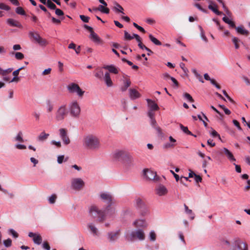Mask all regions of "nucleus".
<instances>
[{
  "mask_svg": "<svg viewBox=\"0 0 250 250\" xmlns=\"http://www.w3.org/2000/svg\"><path fill=\"white\" fill-rule=\"evenodd\" d=\"M83 145L86 148L91 150H98L101 147L99 139L93 135H88L84 137Z\"/></svg>",
  "mask_w": 250,
  "mask_h": 250,
  "instance_id": "1",
  "label": "nucleus"
},
{
  "mask_svg": "<svg viewBox=\"0 0 250 250\" xmlns=\"http://www.w3.org/2000/svg\"><path fill=\"white\" fill-rule=\"evenodd\" d=\"M89 213L90 215L94 218H97L99 221H103L105 217L108 215H110V212L106 211L105 209L104 211H102L95 206H92L89 209Z\"/></svg>",
  "mask_w": 250,
  "mask_h": 250,
  "instance_id": "2",
  "label": "nucleus"
},
{
  "mask_svg": "<svg viewBox=\"0 0 250 250\" xmlns=\"http://www.w3.org/2000/svg\"><path fill=\"white\" fill-rule=\"evenodd\" d=\"M100 196L102 200L108 204L107 207L105 208V211L110 212V214H114L115 209L111 207V206L113 204L112 196L109 193L102 192L100 193Z\"/></svg>",
  "mask_w": 250,
  "mask_h": 250,
  "instance_id": "3",
  "label": "nucleus"
},
{
  "mask_svg": "<svg viewBox=\"0 0 250 250\" xmlns=\"http://www.w3.org/2000/svg\"><path fill=\"white\" fill-rule=\"evenodd\" d=\"M68 109L71 117L75 118L79 117L81 113V107L78 102L75 100L69 104Z\"/></svg>",
  "mask_w": 250,
  "mask_h": 250,
  "instance_id": "4",
  "label": "nucleus"
},
{
  "mask_svg": "<svg viewBox=\"0 0 250 250\" xmlns=\"http://www.w3.org/2000/svg\"><path fill=\"white\" fill-rule=\"evenodd\" d=\"M67 113L66 105L65 104L61 105L55 112V118L57 121H62L67 116Z\"/></svg>",
  "mask_w": 250,
  "mask_h": 250,
  "instance_id": "5",
  "label": "nucleus"
},
{
  "mask_svg": "<svg viewBox=\"0 0 250 250\" xmlns=\"http://www.w3.org/2000/svg\"><path fill=\"white\" fill-rule=\"evenodd\" d=\"M145 237L146 236L144 230L142 229H138L132 231L128 236V239L131 241L135 240L143 241L145 240Z\"/></svg>",
  "mask_w": 250,
  "mask_h": 250,
  "instance_id": "6",
  "label": "nucleus"
},
{
  "mask_svg": "<svg viewBox=\"0 0 250 250\" xmlns=\"http://www.w3.org/2000/svg\"><path fill=\"white\" fill-rule=\"evenodd\" d=\"M67 89L69 93H75L80 98L83 96L84 93V91L81 89L78 84L73 83L69 84L67 86Z\"/></svg>",
  "mask_w": 250,
  "mask_h": 250,
  "instance_id": "7",
  "label": "nucleus"
},
{
  "mask_svg": "<svg viewBox=\"0 0 250 250\" xmlns=\"http://www.w3.org/2000/svg\"><path fill=\"white\" fill-rule=\"evenodd\" d=\"M84 186V182L80 178H75L71 180V188L77 191L81 190Z\"/></svg>",
  "mask_w": 250,
  "mask_h": 250,
  "instance_id": "8",
  "label": "nucleus"
},
{
  "mask_svg": "<svg viewBox=\"0 0 250 250\" xmlns=\"http://www.w3.org/2000/svg\"><path fill=\"white\" fill-rule=\"evenodd\" d=\"M60 137L65 145H68L70 143V140L67 133V130L65 128H60L59 130Z\"/></svg>",
  "mask_w": 250,
  "mask_h": 250,
  "instance_id": "9",
  "label": "nucleus"
},
{
  "mask_svg": "<svg viewBox=\"0 0 250 250\" xmlns=\"http://www.w3.org/2000/svg\"><path fill=\"white\" fill-rule=\"evenodd\" d=\"M155 110H148L147 112V115L150 119V124L153 127L155 128L156 130L159 132H161V128L157 125V122L155 119Z\"/></svg>",
  "mask_w": 250,
  "mask_h": 250,
  "instance_id": "10",
  "label": "nucleus"
},
{
  "mask_svg": "<svg viewBox=\"0 0 250 250\" xmlns=\"http://www.w3.org/2000/svg\"><path fill=\"white\" fill-rule=\"evenodd\" d=\"M30 35L34 38L35 41L41 46H46L48 42L44 39L42 38L40 35L38 33L34 34L33 33H30Z\"/></svg>",
  "mask_w": 250,
  "mask_h": 250,
  "instance_id": "11",
  "label": "nucleus"
},
{
  "mask_svg": "<svg viewBox=\"0 0 250 250\" xmlns=\"http://www.w3.org/2000/svg\"><path fill=\"white\" fill-rule=\"evenodd\" d=\"M133 225L137 228H146L147 226V224L145 219H138L133 222Z\"/></svg>",
  "mask_w": 250,
  "mask_h": 250,
  "instance_id": "12",
  "label": "nucleus"
},
{
  "mask_svg": "<svg viewBox=\"0 0 250 250\" xmlns=\"http://www.w3.org/2000/svg\"><path fill=\"white\" fill-rule=\"evenodd\" d=\"M28 236L33 238V241L35 244L39 245L42 243V238L39 234L30 232Z\"/></svg>",
  "mask_w": 250,
  "mask_h": 250,
  "instance_id": "13",
  "label": "nucleus"
},
{
  "mask_svg": "<svg viewBox=\"0 0 250 250\" xmlns=\"http://www.w3.org/2000/svg\"><path fill=\"white\" fill-rule=\"evenodd\" d=\"M234 244L239 250H248V246L246 243L241 241L239 238L235 240Z\"/></svg>",
  "mask_w": 250,
  "mask_h": 250,
  "instance_id": "14",
  "label": "nucleus"
},
{
  "mask_svg": "<svg viewBox=\"0 0 250 250\" xmlns=\"http://www.w3.org/2000/svg\"><path fill=\"white\" fill-rule=\"evenodd\" d=\"M208 2L209 3V5L208 6V8L209 9L213 12L215 14L217 15H221L223 14L222 12L219 11L217 9V6L215 4L214 2L212 0H208Z\"/></svg>",
  "mask_w": 250,
  "mask_h": 250,
  "instance_id": "15",
  "label": "nucleus"
},
{
  "mask_svg": "<svg viewBox=\"0 0 250 250\" xmlns=\"http://www.w3.org/2000/svg\"><path fill=\"white\" fill-rule=\"evenodd\" d=\"M156 193L159 196H164L168 192L167 188L163 185H160L156 188Z\"/></svg>",
  "mask_w": 250,
  "mask_h": 250,
  "instance_id": "16",
  "label": "nucleus"
},
{
  "mask_svg": "<svg viewBox=\"0 0 250 250\" xmlns=\"http://www.w3.org/2000/svg\"><path fill=\"white\" fill-rule=\"evenodd\" d=\"M123 81L124 85L121 86L120 89L122 92H124L125 91L128 87L130 86L131 84V82L127 76H123Z\"/></svg>",
  "mask_w": 250,
  "mask_h": 250,
  "instance_id": "17",
  "label": "nucleus"
},
{
  "mask_svg": "<svg viewBox=\"0 0 250 250\" xmlns=\"http://www.w3.org/2000/svg\"><path fill=\"white\" fill-rule=\"evenodd\" d=\"M125 165L128 167H130L135 165V158L130 154H125Z\"/></svg>",
  "mask_w": 250,
  "mask_h": 250,
  "instance_id": "18",
  "label": "nucleus"
},
{
  "mask_svg": "<svg viewBox=\"0 0 250 250\" xmlns=\"http://www.w3.org/2000/svg\"><path fill=\"white\" fill-rule=\"evenodd\" d=\"M129 96L131 100H134L141 97V94L135 89H129Z\"/></svg>",
  "mask_w": 250,
  "mask_h": 250,
  "instance_id": "19",
  "label": "nucleus"
},
{
  "mask_svg": "<svg viewBox=\"0 0 250 250\" xmlns=\"http://www.w3.org/2000/svg\"><path fill=\"white\" fill-rule=\"evenodd\" d=\"M133 204L137 210L146 205L143 200L140 197H136L134 200Z\"/></svg>",
  "mask_w": 250,
  "mask_h": 250,
  "instance_id": "20",
  "label": "nucleus"
},
{
  "mask_svg": "<svg viewBox=\"0 0 250 250\" xmlns=\"http://www.w3.org/2000/svg\"><path fill=\"white\" fill-rule=\"evenodd\" d=\"M223 151L230 162H232L236 161V159L234 157L232 152H230L228 148L224 147L223 148Z\"/></svg>",
  "mask_w": 250,
  "mask_h": 250,
  "instance_id": "21",
  "label": "nucleus"
},
{
  "mask_svg": "<svg viewBox=\"0 0 250 250\" xmlns=\"http://www.w3.org/2000/svg\"><path fill=\"white\" fill-rule=\"evenodd\" d=\"M144 174L146 177L149 180L154 179L156 176V172L149 169H145L144 170Z\"/></svg>",
  "mask_w": 250,
  "mask_h": 250,
  "instance_id": "22",
  "label": "nucleus"
},
{
  "mask_svg": "<svg viewBox=\"0 0 250 250\" xmlns=\"http://www.w3.org/2000/svg\"><path fill=\"white\" fill-rule=\"evenodd\" d=\"M146 100L147 102L148 107L149 108L148 110L155 111L159 110V107L158 105L153 101L149 99H147Z\"/></svg>",
  "mask_w": 250,
  "mask_h": 250,
  "instance_id": "23",
  "label": "nucleus"
},
{
  "mask_svg": "<svg viewBox=\"0 0 250 250\" xmlns=\"http://www.w3.org/2000/svg\"><path fill=\"white\" fill-rule=\"evenodd\" d=\"M104 80L106 85L108 87H111L113 85V83L110 77L109 72H106L104 73Z\"/></svg>",
  "mask_w": 250,
  "mask_h": 250,
  "instance_id": "24",
  "label": "nucleus"
},
{
  "mask_svg": "<svg viewBox=\"0 0 250 250\" xmlns=\"http://www.w3.org/2000/svg\"><path fill=\"white\" fill-rule=\"evenodd\" d=\"M88 228L91 231V233L94 236H98L99 235V231L98 229L95 227V226L92 223H89L87 225Z\"/></svg>",
  "mask_w": 250,
  "mask_h": 250,
  "instance_id": "25",
  "label": "nucleus"
},
{
  "mask_svg": "<svg viewBox=\"0 0 250 250\" xmlns=\"http://www.w3.org/2000/svg\"><path fill=\"white\" fill-rule=\"evenodd\" d=\"M105 69L108 70L109 72L114 74H118L119 73V69L113 65H105L103 67Z\"/></svg>",
  "mask_w": 250,
  "mask_h": 250,
  "instance_id": "26",
  "label": "nucleus"
},
{
  "mask_svg": "<svg viewBox=\"0 0 250 250\" xmlns=\"http://www.w3.org/2000/svg\"><path fill=\"white\" fill-rule=\"evenodd\" d=\"M138 210L140 215L142 216H145L149 214V210L146 205L139 209Z\"/></svg>",
  "mask_w": 250,
  "mask_h": 250,
  "instance_id": "27",
  "label": "nucleus"
},
{
  "mask_svg": "<svg viewBox=\"0 0 250 250\" xmlns=\"http://www.w3.org/2000/svg\"><path fill=\"white\" fill-rule=\"evenodd\" d=\"M7 22L10 26L13 27H21V23L14 19H8L7 21Z\"/></svg>",
  "mask_w": 250,
  "mask_h": 250,
  "instance_id": "28",
  "label": "nucleus"
},
{
  "mask_svg": "<svg viewBox=\"0 0 250 250\" xmlns=\"http://www.w3.org/2000/svg\"><path fill=\"white\" fill-rule=\"evenodd\" d=\"M237 32L239 34H240L241 35H248L249 33V32L245 29L243 26H239L237 27H235Z\"/></svg>",
  "mask_w": 250,
  "mask_h": 250,
  "instance_id": "29",
  "label": "nucleus"
},
{
  "mask_svg": "<svg viewBox=\"0 0 250 250\" xmlns=\"http://www.w3.org/2000/svg\"><path fill=\"white\" fill-rule=\"evenodd\" d=\"M119 234V231H116L115 232H111L108 234V238L110 241H113L115 240Z\"/></svg>",
  "mask_w": 250,
  "mask_h": 250,
  "instance_id": "30",
  "label": "nucleus"
},
{
  "mask_svg": "<svg viewBox=\"0 0 250 250\" xmlns=\"http://www.w3.org/2000/svg\"><path fill=\"white\" fill-rule=\"evenodd\" d=\"M49 136V134L45 133L44 131H42L38 136L37 140L40 142H43L46 140Z\"/></svg>",
  "mask_w": 250,
  "mask_h": 250,
  "instance_id": "31",
  "label": "nucleus"
},
{
  "mask_svg": "<svg viewBox=\"0 0 250 250\" xmlns=\"http://www.w3.org/2000/svg\"><path fill=\"white\" fill-rule=\"evenodd\" d=\"M125 155V152L123 150H117L113 154L114 158L116 159H119Z\"/></svg>",
  "mask_w": 250,
  "mask_h": 250,
  "instance_id": "32",
  "label": "nucleus"
},
{
  "mask_svg": "<svg viewBox=\"0 0 250 250\" xmlns=\"http://www.w3.org/2000/svg\"><path fill=\"white\" fill-rule=\"evenodd\" d=\"M114 4V6L113 9L115 12H120L123 14H125L124 13V9L121 5L116 2H115Z\"/></svg>",
  "mask_w": 250,
  "mask_h": 250,
  "instance_id": "33",
  "label": "nucleus"
},
{
  "mask_svg": "<svg viewBox=\"0 0 250 250\" xmlns=\"http://www.w3.org/2000/svg\"><path fill=\"white\" fill-rule=\"evenodd\" d=\"M89 37L95 42L99 43L100 42V39L99 37L94 31L91 32Z\"/></svg>",
  "mask_w": 250,
  "mask_h": 250,
  "instance_id": "34",
  "label": "nucleus"
},
{
  "mask_svg": "<svg viewBox=\"0 0 250 250\" xmlns=\"http://www.w3.org/2000/svg\"><path fill=\"white\" fill-rule=\"evenodd\" d=\"M223 21L226 23L228 24L230 27L232 28H235V25L234 22L232 21L231 20H230L229 18L227 17L226 16H224L223 19Z\"/></svg>",
  "mask_w": 250,
  "mask_h": 250,
  "instance_id": "35",
  "label": "nucleus"
},
{
  "mask_svg": "<svg viewBox=\"0 0 250 250\" xmlns=\"http://www.w3.org/2000/svg\"><path fill=\"white\" fill-rule=\"evenodd\" d=\"M232 42L233 43L235 48L238 49L239 48V43L241 42V41L237 37L233 36L232 37Z\"/></svg>",
  "mask_w": 250,
  "mask_h": 250,
  "instance_id": "36",
  "label": "nucleus"
},
{
  "mask_svg": "<svg viewBox=\"0 0 250 250\" xmlns=\"http://www.w3.org/2000/svg\"><path fill=\"white\" fill-rule=\"evenodd\" d=\"M184 208L185 209V212L188 215H190V218L191 220L194 219V214L192 212V211L191 209H190L188 208V207L186 205H184Z\"/></svg>",
  "mask_w": 250,
  "mask_h": 250,
  "instance_id": "37",
  "label": "nucleus"
},
{
  "mask_svg": "<svg viewBox=\"0 0 250 250\" xmlns=\"http://www.w3.org/2000/svg\"><path fill=\"white\" fill-rule=\"evenodd\" d=\"M97 10H98V9H97V8L93 9V11H97ZM98 10L99 11H101L102 12L105 13V14H108L109 12V10L108 8H105L104 7L103 5H101L99 6Z\"/></svg>",
  "mask_w": 250,
  "mask_h": 250,
  "instance_id": "38",
  "label": "nucleus"
},
{
  "mask_svg": "<svg viewBox=\"0 0 250 250\" xmlns=\"http://www.w3.org/2000/svg\"><path fill=\"white\" fill-rule=\"evenodd\" d=\"M149 38L150 40V41L155 44L157 45H161L162 44L161 42L157 40L156 38L153 37L152 35L150 34L149 35Z\"/></svg>",
  "mask_w": 250,
  "mask_h": 250,
  "instance_id": "39",
  "label": "nucleus"
},
{
  "mask_svg": "<svg viewBox=\"0 0 250 250\" xmlns=\"http://www.w3.org/2000/svg\"><path fill=\"white\" fill-rule=\"evenodd\" d=\"M192 73L194 74L197 79L202 83H204V81L202 79V76L197 72L195 69H192Z\"/></svg>",
  "mask_w": 250,
  "mask_h": 250,
  "instance_id": "40",
  "label": "nucleus"
},
{
  "mask_svg": "<svg viewBox=\"0 0 250 250\" xmlns=\"http://www.w3.org/2000/svg\"><path fill=\"white\" fill-rule=\"evenodd\" d=\"M148 238L151 241L154 242L156 240V235L154 230H151L149 232Z\"/></svg>",
  "mask_w": 250,
  "mask_h": 250,
  "instance_id": "41",
  "label": "nucleus"
},
{
  "mask_svg": "<svg viewBox=\"0 0 250 250\" xmlns=\"http://www.w3.org/2000/svg\"><path fill=\"white\" fill-rule=\"evenodd\" d=\"M180 127L181 129V130L187 134L190 135H193L192 133L188 129V127L184 126L183 125L180 124Z\"/></svg>",
  "mask_w": 250,
  "mask_h": 250,
  "instance_id": "42",
  "label": "nucleus"
},
{
  "mask_svg": "<svg viewBox=\"0 0 250 250\" xmlns=\"http://www.w3.org/2000/svg\"><path fill=\"white\" fill-rule=\"evenodd\" d=\"M13 69L12 68H9L6 69H2L0 75L2 76L3 77L6 76L7 75L13 71Z\"/></svg>",
  "mask_w": 250,
  "mask_h": 250,
  "instance_id": "43",
  "label": "nucleus"
},
{
  "mask_svg": "<svg viewBox=\"0 0 250 250\" xmlns=\"http://www.w3.org/2000/svg\"><path fill=\"white\" fill-rule=\"evenodd\" d=\"M15 140L16 141L23 142V139L22 138V133L21 131L19 132L16 137L15 138Z\"/></svg>",
  "mask_w": 250,
  "mask_h": 250,
  "instance_id": "44",
  "label": "nucleus"
},
{
  "mask_svg": "<svg viewBox=\"0 0 250 250\" xmlns=\"http://www.w3.org/2000/svg\"><path fill=\"white\" fill-rule=\"evenodd\" d=\"M56 199H57L56 195L55 194H52L50 196H49L48 197V201L50 204H53L55 203Z\"/></svg>",
  "mask_w": 250,
  "mask_h": 250,
  "instance_id": "45",
  "label": "nucleus"
},
{
  "mask_svg": "<svg viewBox=\"0 0 250 250\" xmlns=\"http://www.w3.org/2000/svg\"><path fill=\"white\" fill-rule=\"evenodd\" d=\"M46 5L51 9H56V6L51 0H47Z\"/></svg>",
  "mask_w": 250,
  "mask_h": 250,
  "instance_id": "46",
  "label": "nucleus"
},
{
  "mask_svg": "<svg viewBox=\"0 0 250 250\" xmlns=\"http://www.w3.org/2000/svg\"><path fill=\"white\" fill-rule=\"evenodd\" d=\"M46 110L47 112H51L53 109V105L50 102H48L46 104Z\"/></svg>",
  "mask_w": 250,
  "mask_h": 250,
  "instance_id": "47",
  "label": "nucleus"
},
{
  "mask_svg": "<svg viewBox=\"0 0 250 250\" xmlns=\"http://www.w3.org/2000/svg\"><path fill=\"white\" fill-rule=\"evenodd\" d=\"M124 38L125 40L130 41L133 39V37H131V35L129 34L126 31H124Z\"/></svg>",
  "mask_w": 250,
  "mask_h": 250,
  "instance_id": "48",
  "label": "nucleus"
},
{
  "mask_svg": "<svg viewBox=\"0 0 250 250\" xmlns=\"http://www.w3.org/2000/svg\"><path fill=\"white\" fill-rule=\"evenodd\" d=\"M16 12L17 14L21 15H24L25 14V11L21 7H18L16 9Z\"/></svg>",
  "mask_w": 250,
  "mask_h": 250,
  "instance_id": "49",
  "label": "nucleus"
},
{
  "mask_svg": "<svg viewBox=\"0 0 250 250\" xmlns=\"http://www.w3.org/2000/svg\"><path fill=\"white\" fill-rule=\"evenodd\" d=\"M9 233L13 236V237L16 238L18 237L19 234L18 233L13 229H10L8 230Z\"/></svg>",
  "mask_w": 250,
  "mask_h": 250,
  "instance_id": "50",
  "label": "nucleus"
},
{
  "mask_svg": "<svg viewBox=\"0 0 250 250\" xmlns=\"http://www.w3.org/2000/svg\"><path fill=\"white\" fill-rule=\"evenodd\" d=\"M180 66L182 68L183 71H184L185 75H187L188 73V68L187 67H186L185 64L183 62H181L180 64Z\"/></svg>",
  "mask_w": 250,
  "mask_h": 250,
  "instance_id": "51",
  "label": "nucleus"
},
{
  "mask_svg": "<svg viewBox=\"0 0 250 250\" xmlns=\"http://www.w3.org/2000/svg\"><path fill=\"white\" fill-rule=\"evenodd\" d=\"M3 244L6 247H9L12 245V240L10 238L4 240Z\"/></svg>",
  "mask_w": 250,
  "mask_h": 250,
  "instance_id": "52",
  "label": "nucleus"
},
{
  "mask_svg": "<svg viewBox=\"0 0 250 250\" xmlns=\"http://www.w3.org/2000/svg\"><path fill=\"white\" fill-rule=\"evenodd\" d=\"M15 58L17 60H22L24 58V55L21 52H16L15 53Z\"/></svg>",
  "mask_w": 250,
  "mask_h": 250,
  "instance_id": "53",
  "label": "nucleus"
},
{
  "mask_svg": "<svg viewBox=\"0 0 250 250\" xmlns=\"http://www.w3.org/2000/svg\"><path fill=\"white\" fill-rule=\"evenodd\" d=\"M184 97L187 99L189 102H193L194 100L193 99L192 97L191 96V95L188 93H185L184 95Z\"/></svg>",
  "mask_w": 250,
  "mask_h": 250,
  "instance_id": "54",
  "label": "nucleus"
},
{
  "mask_svg": "<svg viewBox=\"0 0 250 250\" xmlns=\"http://www.w3.org/2000/svg\"><path fill=\"white\" fill-rule=\"evenodd\" d=\"M80 18L81 20L84 22H88L90 19L89 17L82 15L80 16Z\"/></svg>",
  "mask_w": 250,
  "mask_h": 250,
  "instance_id": "55",
  "label": "nucleus"
},
{
  "mask_svg": "<svg viewBox=\"0 0 250 250\" xmlns=\"http://www.w3.org/2000/svg\"><path fill=\"white\" fill-rule=\"evenodd\" d=\"M95 76L97 78L101 79L104 76V72L102 70H100L95 74Z\"/></svg>",
  "mask_w": 250,
  "mask_h": 250,
  "instance_id": "56",
  "label": "nucleus"
},
{
  "mask_svg": "<svg viewBox=\"0 0 250 250\" xmlns=\"http://www.w3.org/2000/svg\"><path fill=\"white\" fill-rule=\"evenodd\" d=\"M175 146V144L167 143L164 145L163 148H169L170 147H173Z\"/></svg>",
  "mask_w": 250,
  "mask_h": 250,
  "instance_id": "57",
  "label": "nucleus"
},
{
  "mask_svg": "<svg viewBox=\"0 0 250 250\" xmlns=\"http://www.w3.org/2000/svg\"><path fill=\"white\" fill-rule=\"evenodd\" d=\"M0 9L8 11L10 10V7L4 3H0Z\"/></svg>",
  "mask_w": 250,
  "mask_h": 250,
  "instance_id": "58",
  "label": "nucleus"
},
{
  "mask_svg": "<svg viewBox=\"0 0 250 250\" xmlns=\"http://www.w3.org/2000/svg\"><path fill=\"white\" fill-rule=\"evenodd\" d=\"M133 25L134 27H135L137 29L140 31L142 32L145 33V29L141 26L138 25L136 23L133 22Z\"/></svg>",
  "mask_w": 250,
  "mask_h": 250,
  "instance_id": "59",
  "label": "nucleus"
},
{
  "mask_svg": "<svg viewBox=\"0 0 250 250\" xmlns=\"http://www.w3.org/2000/svg\"><path fill=\"white\" fill-rule=\"evenodd\" d=\"M51 144L52 145H55V146H56L58 148H60L61 147L62 145H61V143L60 141H54V140H53L51 142Z\"/></svg>",
  "mask_w": 250,
  "mask_h": 250,
  "instance_id": "60",
  "label": "nucleus"
},
{
  "mask_svg": "<svg viewBox=\"0 0 250 250\" xmlns=\"http://www.w3.org/2000/svg\"><path fill=\"white\" fill-rule=\"evenodd\" d=\"M42 248L46 250H50V247L48 243L46 242H44L42 245Z\"/></svg>",
  "mask_w": 250,
  "mask_h": 250,
  "instance_id": "61",
  "label": "nucleus"
},
{
  "mask_svg": "<svg viewBox=\"0 0 250 250\" xmlns=\"http://www.w3.org/2000/svg\"><path fill=\"white\" fill-rule=\"evenodd\" d=\"M24 66H22V67H21L19 68V69H18L17 70H16L14 71L13 72V75L14 76H17V77H18V75H19V72H20V71L21 70L23 69L24 68Z\"/></svg>",
  "mask_w": 250,
  "mask_h": 250,
  "instance_id": "62",
  "label": "nucleus"
},
{
  "mask_svg": "<svg viewBox=\"0 0 250 250\" xmlns=\"http://www.w3.org/2000/svg\"><path fill=\"white\" fill-rule=\"evenodd\" d=\"M232 122L235 126H236L239 130H241L242 128L240 126L239 123L236 120H233Z\"/></svg>",
  "mask_w": 250,
  "mask_h": 250,
  "instance_id": "63",
  "label": "nucleus"
},
{
  "mask_svg": "<svg viewBox=\"0 0 250 250\" xmlns=\"http://www.w3.org/2000/svg\"><path fill=\"white\" fill-rule=\"evenodd\" d=\"M55 13L57 15L59 16H63L64 14L63 11L60 9H56Z\"/></svg>",
  "mask_w": 250,
  "mask_h": 250,
  "instance_id": "64",
  "label": "nucleus"
}]
</instances>
